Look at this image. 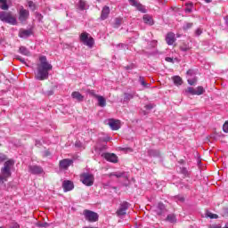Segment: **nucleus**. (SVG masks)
<instances>
[{"instance_id":"14","label":"nucleus","mask_w":228,"mask_h":228,"mask_svg":"<svg viewBox=\"0 0 228 228\" xmlns=\"http://www.w3.org/2000/svg\"><path fill=\"white\" fill-rule=\"evenodd\" d=\"M62 188L64 191H72L74 190V183L70 180H65L62 182Z\"/></svg>"},{"instance_id":"42","label":"nucleus","mask_w":228,"mask_h":228,"mask_svg":"<svg viewBox=\"0 0 228 228\" xmlns=\"http://www.w3.org/2000/svg\"><path fill=\"white\" fill-rule=\"evenodd\" d=\"M180 51H183V53H186L190 51V46L188 45H183L180 46Z\"/></svg>"},{"instance_id":"52","label":"nucleus","mask_w":228,"mask_h":228,"mask_svg":"<svg viewBox=\"0 0 228 228\" xmlns=\"http://www.w3.org/2000/svg\"><path fill=\"white\" fill-rule=\"evenodd\" d=\"M133 69H134V65H129L126 67V70H133Z\"/></svg>"},{"instance_id":"24","label":"nucleus","mask_w":228,"mask_h":228,"mask_svg":"<svg viewBox=\"0 0 228 228\" xmlns=\"http://www.w3.org/2000/svg\"><path fill=\"white\" fill-rule=\"evenodd\" d=\"M96 99H98V106L101 108H104L106 106V99L102 96H96Z\"/></svg>"},{"instance_id":"12","label":"nucleus","mask_w":228,"mask_h":228,"mask_svg":"<svg viewBox=\"0 0 228 228\" xmlns=\"http://www.w3.org/2000/svg\"><path fill=\"white\" fill-rule=\"evenodd\" d=\"M73 164H74V160L70 159H64L60 161L59 167L62 170H67V168H69V167L72 166Z\"/></svg>"},{"instance_id":"38","label":"nucleus","mask_w":228,"mask_h":228,"mask_svg":"<svg viewBox=\"0 0 228 228\" xmlns=\"http://www.w3.org/2000/svg\"><path fill=\"white\" fill-rule=\"evenodd\" d=\"M187 82L189 85H191V86H193V85H195L197 83V77H189L187 79Z\"/></svg>"},{"instance_id":"36","label":"nucleus","mask_w":228,"mask_h":228,"mask_svg":"<svg viewBox=\"0 0 228 228\" xmlns=\"http://www.w3.org/2000/svg\"><path fill=\"white\" fill-rule=\"evenodd\" d=\"M202 94H204V87L202 86H198L195 89V95H202Z\"/></svg>"},{"instance_id":"48","label":"nucleus","mask_w":228,"mask_h":228,"mask_svg":"<svg viewBox=\"0 0 228 228\" xmlns=\"http://www.w3.org/2000/svg\"><path fill=\"white\" fill-rule=\"evenodd\" d=\"M196 37H200L202 35V30L200 28H197L195 30Z\"/></svg>"},{"instance_id":"54","label":"nucleus","mask_w":228,"mask_h":228,"mask_svg":"<svg viewBox=\"0 0 228 228\" xmlns=\"http://www.w3.org/2000/svg\"><path fill=\"white\" fill-rule=\"evenodd\" d=\"M224 20L225 26H227V28H228V15L224 17Z\"/></svg>"},{"instance_id":"20","label":"nucleus","mask_w":228,"mask_h":228,"mask_svg":"<svg viewBox=\"0 0 228 228\" xmlns=\"http://www.w3.org/2000/svg\"><path fill=\"white\" fill-rule=\"evenodd\" d=\"M134 95H136L135 92L125 93L123 102H129L131 101V99H134Z\"/></svg>"},{"instance_id":"25","label":"nucleus","mask_w":228,"mask_h":228,"mask_svg":"<svg viewBox=\"0 0 228 228\" xmlns=\"http://www.w3.org/2000/svg\"><path fill=\"white\" fill-rule=\"evenodd\" d=\"M139 83L143 88H151V84L145 82V78L143 77H139Z\"/></svg>"},{"instance_id":"22","label":"nucleus","mask_w":228,"mask_h":228,"mask_svg":"<svg viewBox=\"0 0 228 228\" xmlns=\"http://www.w3.org/2000/svg\"><path fill=\"white\" fill-rule=\"evenodd\" d=\"M149 156L151 158H159L161 156V152H159V150H150L148 151Z\"/></svg>"},{"instance_id":"35","label":"nucleus","mask_w":228,"mask_h":228,"mask_svg":"<svg viewBox=\"0 0 228 228\" xmlns=\"http://www.w3.org/2000/svg\"><path fill=\"white\" fill-rule=\"evenodd\" d=\"M158 45V41L152 40L148 43V49H154Z\"/></svg>"},{"instance_id":"17","label":"nucleus","mask_w":228,"mask_h":228,"mask_svg":"<svg viewBox=\"0 0 228 228\" xmlns=\"http://www.w3.org/2000/svg\"><path fill=\"white\" fill-rule=\"evenodd\" d=\"M109 126L112 129V131H118V129H120V125L118 124V121L115 119H110Z\"/></svg>"},{"instance_id":"37","label":"nucleus","mask_w":228,"mask_h":228,"mask_svg":"<svg viewBox=\"0 0 228 228\" xmlns=\"http://www.w3.org/2000/svg\"><path fill=\"white\" fill-rule=\"evenodd\" d=\"M121 24H122V19L116 18L114 22V28H120Z\"/></svg>"},{"instance_id":"10","label":"nucleus","mask_w":228,"mask_h":228,"mask_svg":"<svg viewBox=\"0 0 228 228\" xmlns=\"http://www.w3.org/2000/svg\"><path fill=\"white\" fill-rule=\"evenodd\" d=\"M102 158H104V159L110 161V163H118V157L114 153H102Z\"/></svg>"},{"instance_id":"18","label":"nucleus","mask_w":228,"mask_h":228,"mask_svg":"<svg viewBox=\"0 0 228 228\" xmlns=\"http://www.w3.org/2000/svg\"><path fill=\"white\" fill-rule=\"evenodd\" d=\"M109 15H110V7L108 5H105L102 11L101 20H106V19H108Z\"/></svg>"},{"instance_id":"34","label":"nucleus","mask_w":228,"mask_h":228,"mask_svg":"<svg viewBox=\"0 0 228 228\" xmlns=\"http://www.w3.org/2000/svg\"><path fill=\"white\" fill-rule=\"evenodd\" d=\"M77 7L79 10H86V2L80 0L77 4Z\"/></svg>"},{"instance_id":"30","label":"nucleus","mask_w":228,"mask_h":228,"mask_svg":"<svg viewBox=\"0 0 228 228\" xmlns=\"http://www.w3.org/2000/svg\"><path fill=\"white\" fill-rule=\"evenodd\" d=\"M20 54H23V56H29L30 54L29 50H28V48H26L25 46L20 47Z\"/></svg>"},{"instance_id":"16","label":"nucleus","mask_w":228,"mask_h":228,"mask_svg":"<svg viewBox=\"0 0 228 228\" xmlns=\"http://www.w3.org/2000/svg\"><path fill=\"white\" fill-rule=\"evenodd\" d=\"M71 97L72 99H75V101H77V102H83L85 100V96H83V94L77 91L73 92L71 94Z\"/></svg>"},{"instance_id":"56","label":"nucleus","mask_w":228,"mask_h":228,"mask_svg":"<svg viewBox=\"0 0 228 228\" xmlns=\"http://www.w3.org/2000/svg\"><path fill=\"white\" fill-rule=\"evenodd\" d=\"M102 142H105L106 143H108V142H110V137H104L102 139Z\"/></svg>"},{"instance_id":"63","label":"nucleus","mask_w":228,"mask_h":228,"mask_svg":"<svg viewBox=\"0 0 228 228\" xmlns=\"http://www.w3.org/2000/svg\"><path fill=\"white\" fill-rule=\"evenodd\" d=\"M36 145H40V142L39 141H36Z\"/></svg>"},{"instance_id":"45","label":"nucleus","mask_w":228,"mask_h":228,"mask_svg":"<svg viewBox=\"0 0 228 228\" xmlns=\"http://www.w3.org/2000/svg\"><path fill=\"white\" fill-rule=\"evenodd\" d=\"M6 155L0 153V163H3V161H6Z\"/></svg>"},{"instance_id":"55","label":"nucleus","mask_w":228,"mask_h":228,"mask_svg":"<svg viewBox=\"0 0 228 228\" xmlns=\"http://www.w3.org/2000/svg\"><path fill=\"white\" fill-rule=\"evenodd\" d=\"M49 224L47 223L39 224V227H48Z\"/></svg>"},{"instance_id":"39","label":"nucleus","mask_w":228,"mask_h":228,"mask_svg":"<svg viewBox=\"0 0 228 228\" xmlns=\"http://www.w3.org/2000/svg\"><path fill=\"white\" fill-rule=\"evenodd\" d=\"M191 28H193V23L186 22V23H184L183 29L184 31H187V29H191Z\"/></svg>"},{"instance_id":"5","label":"nucleus","mask_w":228,"mask_h":228,"mask_svg":"<svg viewBox=\"0 0 228 228\" xmlns=\"http://www.w3.org/2000/svg\"><path fill=\"white\" fill-rule=\"evenodd\" d=\"M80 41L84 44V45H87V47H94V44H95V41L94 40V37H88V33L83 32L80 35Z\"/></svg>"},{"instance_id":"51","label":"nucleus","mask_w":228,"mask_h":228,"mask_svg":"<svg viewBox=\"0 0 228 228\" xmlns=\"http://www.w3.org/2000/svg\"><path fill=\"white\" fill-rule=\"evenodd\" d=\"M195 74V71H193V69H189L187 70V76H193Z\"/></svg>"},{"instance_id":"28","label":"nucleus","mask_w":228,"mask_h":228,"mask_svg":"<svg viewBox=\"0 0 228 228\" xmlns=\"http://www.w3.org/2000/svg\"><path fill=\"white\" fill-rule=\"evenodd\" d=\"M10 8V5H8V3L6 0H0V9L1 10H8Z\"/></svg>"},{"instance_id":"33","label":"nucleus","mask_w":228,"mask_h":228,"mask_svg":"<svg viewBox=\"0 0 228 228\" xmlns=\"http://www.w3.org/2000/svg\"><path fill=\"white\" fill-rule=\"evenodd\" d=\"M180 174H183L184 177H190V172H188L186 167H180Z\"/></svg>"},{"instance_id":"58","label":"nucleus","mask_w":228,"mask_h":228,"mask_svg":"<svg viewBox=\"0 0 228 228\" xmlns=\"http://www.w3.org/2000/svg\"><path fill=\"white\" fill-rule=\"evenodd\" d=\"M37 17H39V19H42V17H44V16H42V14H40V13H37Z\"/></svg>"},{"instance_id":"13","label":"nucleus","mask_w":228,"mask_h":228,"mask_svg":"<svg viewBox=\"0 0 228 228\" xmlns=\"http://www.w3.org/2000/svg\"><path fill=\"white\" fill-rule=\"evenodd\" d=\"M28 172H30V174H33L34 175H40V174H44V168L37 165L29 166Z\"/></svg>"},{"instance_id":"46","label":"nucleus","mask_w":228,"mask_h":228,"mask_svg":"<svg viewBox=\"0 0 228 228\" xmlns=\"http://www.w3.org/2000/svg\"><path fill=\"white\" fill-rule=\"evenodd\" d=\"M223 131H224V133H228V122H225L223 125Z\"/></svg>"},{"instance_id":"53","label":"nucleus","mask_w":228,"mask_h":228,"mask_svg":"<svg viewBox=\"0 0 228 228\" xmlns=\"http://www.w3.org/2000/svg\"><path fill=\"white\" fill-rule=\"evenodd\" d=\"M11 228H20V225H19V224H17V223H14V224H12Z\"/></svg>"},{"instance_id":"26","label":"nucleus","mask_w":228,"mask_h":228,"mask_svg":"<svg viewBox=\"0 0 228 228\" xmlns=\"http://www.w3.org/2000/svg\"><path fill=\"white\" fill-rule=\"evenodd\" d=\"M110 177H117L118 179L120 177H126V172H115V173H110Z\"/></svg>"},{"instance_id":"9","label":"nucleus","mask_w":228,"mask_h":228,"mask_svg":"<svg viewBox=\"0 0 228 228\" xmlns=\"http://www.w3.org/2000/svg\"><path fill=\"white\" fill-rule=\"evenodd\" d=\"M29 19V11L21 7L19 12V21L20 22H26Z\"/></svg>"},{"instance_id":"4","label":"nucleus","mask_w":228,"mask_h":228,"mask_svg":"<svg viewBox=\"0 0 228 228\" xmlns=\"http://www.w3.org/2000/svg\"><path fill=\"white\" fill-rule=\"evenodd\" d=\"M83 215L87 222L94 223L99 220V214L92 210L85 209Z\"/></svg>"},{"instance_id":"32","label":"nucleus","mask_w":228,"mask_h":228,"mask_svg":"<svg viewBox=\"0 0 228 228\" xmlns=\"http://www.w3.org/2000/svg\"><path fill=\"white\" fill-rule=\"evenodd\" d=\"M28 8L32 11L35 12L37 10V4L33 1H27Z\"/></svg>"},{"instance_id":"31","label":"nucleus","mask_w":228,"mask_h":228,"mask_svg":"<svg viewBox=\"0 0 228 228\" xmlns=\"http://www.w3.org/2000/svg\"><path fill=\"white\" fill-rule=\"evenodd\" d=\"M184 12L185 13H191L193 12V4H186Z\"/></svg>"},{"instance_id":"64","label":"nucleus","mask_w":228,"mask_h":228,"mask_svg":"<svg viewBox=\"0 0 228 228\" xmlns=\"http://www.w3.org/2000/svg\"><path fill=\"white\" fill-rule=\"evenodd\" d=\"M143 115H147V111H143Z\"/></svg>"},{"instance_id":"43","label":"nucleus","mask_w":228,"mask_h":228,"mask_svg":"<svg viewBox=\"0 0 228 228\" xmlns=\"http://www.w3.org/2000/svg\"><path fill=\"white\" fill-rule=\"evenodd\" d=\"M207 216L211 219L218 218V215L213 214L211 212H207Z\"/></svg>"},{"instance_id":"6","label":"nucleus","mask_w":228,"mask_h":228,"mask_svg":"<svg viewBox=\"0 0 228 228\" xmlns=\"http://www.w3.org/2000/svg\"><path fill=\"white\" fill-rule=\"evenodd\" d=\"M127 209H129V202L123 201L120 203L119 208L117 210L116 215L118 216H126Z\"/></svg>"},{"instance_id":"29","label":"nucleus","mask_w":228,"mask_h":228,"mask_svg":"<svg viewBox=\"0 0 228 228\" xmlns=\"http://www.w3.org/2000/svg\"><path fill=\"white\" fill-rule=\"evenodd\" d=\"M9 15H10V12H0V20H2V22H5Z\"/></svg>"},{"instance_id":"59","label":"nucleus","mask_w":228,"mask_h":228,"mask_svg":"<svg viewBox=\"0 0 228 228\" xmlns=\"http://www.w3.org/2000/svg\"><path fill=\"white\" fill-rule=\"evenodd\" d=\"M179 201L180 202H184V198H183V197L179 198Z\"/></svg>"},{"instance_id":"61","label":"nucleus","mask_w":228,"mask_h":228,"mask_svg":"<svg viewBox=\"0 0 228 228\" xmlns=\"http://www.w3.org/2000/svg\"><path fill=\"white\" fill-rule=\"evenodd\" d=\"M174 60V63H175V61L176 62H179V59H177V58H175V59H173Z\"/></svg>"},{"instance_id":"60","label":"nucleus","mask_w":228,"mask_h":228,"mask_svg":"<svg viewBox=\"0 0 228 228\" xmlns=\"http://www.w3.org/2000/svg\"><path fill=\"white\" fill-rule=\"evenodd\" d=\"M119 45V47H127V45H124V44H120V45Z\"/></svg>"},{"instance_id":"2","label":"nucleus","mask_w":228,"mask_h":228,"mask_svg":"<svg viewBox=\"0 0 228 228\" xmlns=\"http://www.w3.org/2000/svg\"><path fill=\"white\" fill-rule=\"evenodd\" d=\"M14 165L15 161L13 159H9L4 163V167L1 168L0 184H4L9 177H12V168Z\"/></svg>"},{"instance_id":"49","label":"nucleus","mask_w":228,"mask_h":228,"mask_svg":"<svg viewBox=\"0 0 228 228\" xmlns=\"http://www.w3.org/2000/svg\"><path fill=\"white\" fill-rule=\"evenodd\" d=\"M16 60H19L21 63H26V60L20 56H16Z\"/></svg>"},{"instance_id":"40","label":"nucleus","mask_w":228,"mask_h":228,"mask_svg":"<svg viewBox=\"0 0 228 228\" xmlns=\"http://www.w3.org/2000/svg\"><path fill=\"white\" fill-rule=\"evenodd\" d=\"M185 94H190L191 95H195V88L188 87L187 89H185Z\"/></svg>"},{"instance_id":"1","label":"nucleus","mask_w":228,"mask_h":228,"mask_svg":"<svg viewBox=\"0 0 228 228\" xmlns=\"http://www.w3.org/2000/svg\"><path fill=\"white\" fill-rule=\"evenodd\" d=\"M39 61L36 79H37V81H45V79H49V72L53 70V65L47 61L45 55L40 56Z\"/></svg>"},{"instance_id":"27","label":"nucleus","mask_w":228,"mask_h":228,"mask_svg":"<svg viewBox=\"0 0 228 228\" xmlns=\"http://www.w3.org/2000/svg\"><path fill=\"white\" fill-rule=\"evenodd\" d=\"M173 81L176 86H181V85H183V78L179 76H175Z\"/></svg>"},{"instance_id":"11","label":"nucleus","mask_w":228,"mask_h":228,"mask_svg":"<svg viewBox=\"0 0 228 228\" xmlns=\"http://www.w3.org/2000/svg\"><path fill=\"white\" fill-rule=\"evenodd\" d=\"M31 35H33V29L28 28V29H24V28H20L19 30V34L18 37H20V38H29V37H31Z\"/></svg>"},{"instance_id":"21","label":"nucleus","mask_w":228,"mask_h":228,"mask_svg":"<svg viewBox=\"0 0 228 228\" xmlns=\"http://www.w3.org/2000/svg\"><path fill=\"white\" fill-rule=\"evenodd\" d=\"M7 24H12V26H17V19L9 13V16L6 18L5 21Z\"/></svg>"},{"instance_id":"19","label":"nucleus","mask_w":228,"mask_h":228,"mask_svg":"<svg viewBox=\"0 0 228 228\" xmlns=\"http://www.w3.org/2000/svg\"><path fill=\"white\" fill-rule=\"evenodd\" d=\"M142 20L144 24H147L148 26H153L154 24V20L152 19V16L149 14H144L142 17Z\"/></svg>"},{"instance_id":"15","label":"nucleus","mask_w":228,"mask_h":228,"mask_svg":"<svg viewBox=\"0 0 228 228\" xmlns=\"http://www.w3.org/2000/svg\"><path fill=\"white\" fill-rule=\"evenodd\" d=\"M166 42L167 45H173L174 42H175V34L173 32H169L166 36Z\"/></svg>"},{"instance_id":"7","label":"nucleus","mask_w":228,"mask_h":228,"mask_svg":"<svg viewBox=\"0 0 228 228\" xmlns=\"http://www.w3.org/2000/svg\"><path fill=\"white\" fill-rule=\"evenodd\" d=\"M128 3L131 6H134L138 10V12H141V13H147V9H145V6H143L140 2L137 0H128Z\"/></svg>"},{"instance_id":"8","label":"nucleus","mask_w":228,"mask_h":228,"mask_svg":"<svg viewBox=\"0 0 228 228\" xmlns=\"http://www.w3.org/2000/svg\"><path fill=\"white\" fill-rule=\"evenodd\" d=\"M153 208L158 216H165L167 213V208L165 207V204L159 203L157 206L153 207Z\"/></svg>"},{"instance_id":"41","label":"nucleus","mask_w":228,"mask_h":228,"mask_svg":"<svg viewBox=\"0 0 228 228\" xmlns=\"http://www.w3.org/2000/svg\"><path fill=\"white\" fill-rule=\"evenodd\" d=\"M145 110H147L148 111H151V110H154V108H156V104L154 103H149V104H146L144 106Z\"/></svg>"},{"instance_id":"23","label":"nucleus","mask_w":228,"mask_h":228,"mask_svg":"<svg viewBox=\"0 0 228 228\" xmlns=\"http://www.w3.org/2000/svg\"><path fill=\"white\" fill-rule=\"evenodd\" d=\"M166 222H169L170 224H175V222H177V217H175V215L174 214H169L166 218Z\"/></svg>"},{"instance_id":"57","label":"nucleus","mask_w":228,"mask_h":228,"mask_svg":"<svg viewBox=\"0 0 228 228\" xmlns=\"http://www.w3.org/2000/svg\"><path fill=\"white\" fill-rule=\"evenodd\" d=\"M90 94H91V95H94V97H97V96H98V95H95V93H94V91H91V92H90Z\"/></svg>"},{"instance_id":"62","label":"nucleus","mask_w":228,"mask_h":228,"mask_svg":"<svg viewBox=\"0 0 228 228\" xmlns=\"http://www.w3.org/2000/svg\"><path fill=\"white\" fill-rule=\"evenodd\" d=\"M204 1H205V3L209 4V3H212L213 0H204Z\"/></svg>"},{"instance_id":"47","label":"nucleus","mask_w":228,"mask_h":228,"mask_svg":"<svg viewBox=\"0 0 228 228\" xmlns=\"http://www.w3.org/2000/svg\"><path fill=\"white\" fill-rule=\"evenodd\" d=\"M75 147H77L78 149L83 148V142H81L80 141H77L75 142Z\"/></svg>"},{"instance_id":"3","label":"nucleus","mask_w":228,"mask_h":228,"mask_svg":"<svg viewBox=\"0 0 228 228\" xmlns=\"http://www.w3.org/2000/svg\"><path fill=\"white\" fill-rule=\"evenodd\" d=\"M80 181L86 186H93L94 182L95 181V177L93 174L90 173H84L80 175Z\"/></svg>"},{"instance_id":"44","label":"nucleus","mask_w":228,"mask_h":228,"mask_svg":"<svg viewBox=\"0 0 228 228\" xmlns=\"http://www.w3.org/2000/svg\"><path fill=\"white\" fill-rule=\"evenodd\" d=\"M43 156L44 158H51V151H49L48 150L45 151L43 152Z\"/></svg>"},{"instance_id":"50","label":"nucleus","mask_w":228,"mask_h":228,"mask_svg":"<svg viewBox=\"0 0 228 228\" xmlns=\"http://www.w3.org/2000/svg\"><path fill=\"white\" fill-rule=\"evenodd\" d=\"M166 61H167L168 63H174V58H172V57H166Z\"/></svg>"}]
</instances>
